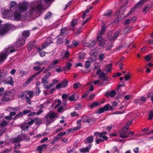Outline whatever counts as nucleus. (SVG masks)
Wrapping results in <instances>:
<instances>
[{
	"mask_svg": "<svg viewBox=\"0 0 153 153\" xmlns=\"http://www.w3.org/2000/svg\"><path fill=\"white\" fill-rule=\"evenodd\" d=\"M123 17H124L121 16L120 15L118 16L117 17L115 18L114 21L117 22H119L120 21Z\"/></svg>",
	"mask_w": 153,
	"mask_h": 153,
	"instance_id": "obj_32",
	"label": "nucleus"
},
{
	"mask_svg": "<svg viewBox=\"0 0 153 153\" xmlns=\"http://www.w3.org/2000/svg\"><path fill=\"white\" fill-rule=\"evenodd\" d=\"M7 128H3L0 130V134H2L5 132L6 131Z\"/></svg>",
	"mask_w": 153,
	"mask_h": 153,
	"instance_id": "obj_54",
	"label": "nucleus"
},
{
	"mask_svg": "<svg viewBox=\"0 0 153 153\" xmlns=\"http://www.w3.org/2000/svg\"><path fill=\"white\" fill-rule=\"evenodd\" d=\"M7 56L4 52H1L0 53V65L6 59Z\"/></svg>",
	"mask_w": 153,
	"mask_h": 153,
	"instance_id": "obj_10",
	"label": "nucleus"
},
{
	"mask_svg": "<svg viewBox=\"0 0 153 153\" xmlns=\"http://www.w3.org/2000/svg\"><path fill=\"white\" fill-rule=\"evenodd\" d=\"M11 27L10 24H0V35L3 36L7 34Z\"/></svg>",
	"mask_w": 153,
	"mask_h": 153,
	"instance_id": "obj_2",
	"label": "nucleus"
},
{
	"mask_svg": "<svg viewBox=\"0 0 153 153\" xmlns=\"http://www.w3.org/2000/svg\"><path fill=\"white\" fill-rule=\"evenodd\" d=\"M91 146H88L84 148H82L80 149V152L82 153H85L86 152H89V150L91 149Z\"/></svg>",
	"mask_w": 153,
	"mask_h": 153,
	"instance_id": "obj_20",
	"label": "nucleus"
},
{
	"mask_svg": "<svg viewBox=\"0 0 153 153\" xmlns=\"http://www.w3.org/2000/svg\"><path fill=\"white\" fill-rule=\"evenodd\" d=\"M86 140H85L84 143L86 144H87L88 143V146H91V147L92 146V143L94 141V138L92 136H90L87 137L86 138Z\"/></svg>",
	"mask_w": 153,
	"mask_h": 153,
	"instance_id": "obj_5",
	"label": "nucleus"
},
{
	"mask_svg": "<svg viewBox=\"0 0 153 153\" xmlns=\"http://www.w3.org/2000/svg\"><path fill=\"white\" fill-rule=\"evenodd\" d=\"M52 15V13L51 12H48L45 15L44 19L45 20H47L49 19L50 18Z\"/></svg>",
	"mask_w": 153,
	"mask_h": 153,
	"instance_id": "obj_33",
	"label": "nucleus"
},
{
	"mask_svg": "<svg viewBox=\"0 0 153 153\" xmlns=\"http://www.w3.org/2000/svg\"><path fill=\"white\" fill-rule=\"evenodd\" d=\"M9 108L10 110H11L13 111H18L20 109V108L19 107H9Z\"/></svg>",
	"mask_w": 153,
	"mask_h": 153,
	"instance_id": "obj_45",
	"label": "nucleus"
},
{
	"mask_svg": "<svg viewBox=\"0 0 153 153\" xmlns=\"http://www.w3.org/2000/svg\"><path fill=\"white\" fill-rule=\"evenodd\" d=\"M38 75L36 73L33 75H32L28 79L31 81H32L33 80V78L35 77H36Z\"/></svg>",
	"mask_w": 153,
	"mask_h": 153,
	"instance_id": "obj_58",
	"label": "nucleus"
},
{
	"mask_svg": "<svg viewBox=\"0 0 153 153\" xmlns=\"http://www.w3.org/2000/svg\"><path fill=\"white\" fill-rule=\"evenodd\" d=\"M58 61L59 60H55L51 62L48 66V69H51L53 68L55 65L58 64Z\"/></svg>",
	"mask_w": 153,
	"mask_h": 153,
	"instance_id": "obj_19",
	"label": "nucleus"
},
{
	"mask_svg": "<svg viewBox=\"0 0 153 153\" xmlns=\"http://www.w3.org/2000/svg\"><path fill=\"white\" fill-rule=\"evenodd\" d=\"M103 39L102 37L101 36H99V35H97V40L99 42Z\"/></svg>",
	"mask_w": 153,
	"mask_h": 153,
	"instance_id": "obj_62",
	"label": "nucleus"
},
{
	"mask_svg": "<svg viewBox=\"0 0 153 153\" xmlns=\"http://www.w3.org/2000/svg\"><path fill=\"white\" fill-rule=\"evenodd\" d=\"M81 120L83 122H88L90 125H91L94 123V121L92 119L89 118L87 116L83 117L81 119Z\"/></svg>",
	"mask_w": 153,
	"mask_h": 153,
	"instance_id": "obj_7",
	"label": "nucleus"
},
{
	"mask_svg": "<svg viewBox=\"0 0 153 153\" xmlns=\"http://www.w3.org/2000/svg\"><path fill=\"white\" fill-rule=\"evenodd\" d=\"M96 42L95 41L92 40H90L89 42L86 43V46L88 47H92L95 44Z\"/></svg>",
	"mask_w": 153,
	"mask_h": 153,
	"instance_id": "obj_17",
	"label": "nucleus"
},
{
	"mask_svg": "<svg viewBox=\"0 0 153 153\" xmlns=\"http://www.w3.org/2000/svg\"><path fill=\"white\" fill-rule=\"evenodd\" d=\"M85 53L84 52H81L79 53V59H83L85 58Z\"/></svg>",
	"mask_w": 153,
	"mask_h": 153,
	"instance_id": "obj_30",
	"label": "nucleus"
},
{
	"mask_svg": "<svg viewBox=\"0 0 153 153\" xmlns=\"http://www.w3.org/2000/svg\"><path fill=\"white\" fill-rule=\"evenodd\" d=\"M20 145L19 143L18 144H16L15 145V146L14 147V149L16 150V149H19L20 148Z\"/></svg>",
	"mask_w": 153,
	"mask_h": 153,
	"instance_id": "obj_56",
	"label": "nucleus"
},
{
	"mask_svg": "<svg viewBox=\"0 0 153 153\" xmlns=\"http://www.w3.org/2000/svg\"><path fill=\"white\" fill-rule=\"evenodd\" d=\"M48 115L50 119H52L57 116V114L54 112H49L48 113Z\"/></svg>",
	"mask_w": 153,
	"mask_h": 153,
	"instance_id": "obj_22",
	"label": "nucleus"
},
{
	"mask_svg": "<svg viewBox=\"0 0 153 153\" xmlns=\"http://www.w3.org/2000/svg\"><path fill=\"white\" fill-rule=\"evenodd\" d=\"M153 118V110L150 111L149 115V119L152 120Z\"/></svg>",
	"mask_w": 153,
	"mask_h": 153,
	"instance_id": "obj_41",
	"label": "nucleus"
},
{
	"mask_svg": "<svg viewBox=\"0 0 153 153\" xmlns=\"http://www.w3.org/2000/svg\"><path fill=\"white\" fill-rule=\"evenodd\" d=\"M68 100L70 101H73L74 99V96L73 95H72L70 97H68Z\"/></svg>",
	"mask_w": 153,
	"mask_h": 153,
	"instance_id": "obj_57",
	"label": "nucleus"
},
{
	"mask_svg": "<svg viewBox=\"0 0 153 153\" xmlns=\"http://www.w3.org/2000/svg\"><path fill=\"white\" fill-rule=\"evenodd\" d=\"M16 51V50L14 48L11 47H8L7 48H6L5 49L4 52L7 56L10 53H13Z\"/></svg>",
	"mask_w": 153,
	"mask_h": 153,
	"instance_id": "obj_6",
	"label": "nucleus"
},
{
	"mask_svg": "<svg viewBox=\"0 0 153 153\" xmlns=\"http://www.w3.org/2000/svg\"><path fill=\"white\" fill-rule=\"evenodd\" d=\"M99 105V103L96 101L94 102L93 103L90 104L89 105L91 108H93L98 106Z\"/></svg>",
	"mask_w": 153,
	"mask_h": 153,
	"instance_id": "obj_23",
	"label": "nucleus"
},
{
	"mask_svg": "<svg viewBox=\"0 0 153 153\" xmlns=\"http://www.w3.org/2000/svg\"><path fill=\"white\" fill-rule=\"evenodd\" d=\"M7 123L4 120L2 121V122L0 124V126L2 127H4L6 126L7 125Z\"/></svg>",
	"mask_w": 153,
	"mask_h": 153,
	"instance_id": "obj_48",
	"label": "nucleus"
},
{
	"mask_svg": "<svg viewBox=\"0 0 153 153\" xmlns=\"http://www.w3.org/2000/svg\"><path fill=\"white\" fill-rule=\"evenodd\" d=\"M35 120H36L35 122V123L36 125H38L41 123L42 121L38 117H36L35 118Z\"/></svg>",
	"mask_w": 153,
	"mask_h": 153,
	"instance_id": "obj_34",
	"label": "nucleus"
},
{
	"mask_svg": "<svg viewBox=\"0 0 153 153\" xmlns=\"http://www.w3.org/2000/svg\"><path fill=\"white\" fill-rule=\"evenodd\" d=\"M63 42V38H59L57 40L56 43L58 45L62 44Z\"/></svg>",
	"mask_w": 153,
	"mask_h": 153,
	"instance_id": "obj_43",
	"label": "nucleus"
},
{
	"mask_svg": "<svg viewBox=\"0 0 153 153\" xmlns=\"http://www.w3.org/2000/svg\"><path fill=\"white\" fill-rule=\"evenodd\" d=\"M105 54L104 53H101L99 56L98 59L100 61H102L105 58Z\"/></svg>",
	"mask_w": 153,
	"mask_h": 153,
	"instance_id": "obj_28",
	"label": "nucleus"
},
{
	"mask_svg": "<svg viewBox=\"0 0 153 153\" xmlns=\"http://www.w3.org/2000/svg\"><path fill=\"white\" fill-rule=\"evenodd\" d=\"M7 73V72L6 70L2 71L0 70V76L2 79L5 78Z\"/></svg>",
	"mask_w": 153,
	"mask_h": 153,
	"instance_id": "obj_21",
	"label": "nucleus"
},
{
	"mask_svg": "<svg viewBox=\"0 0 153 153\" xmlns=\"http://www.w3.org/2000/svg\"><path fill=\"white\" fill-rule=\"evenodd\" d=\"M5 96H7V97H12L14 95V93L13 90H10L9 91H5L4 92Z\"/></svg>",
	"mask_w": 153,
	"mask_h": 153,
	"instance_id": "obj_15",
	"label": "nucleus"
},
{
	"mask_svg": "<svg viewBox=\"0 0 153 153\" xmlns=\"http://www.w3.org/2000/svg\"><path fill=\"white\" fill-rule=\"evenodd\" d=\"M26 40L25 38L23 37H20L17 40L15 46L16 47L18 48L22 47L25 44V42Z\"/></svg>",
	"mask_w": 153,
	"mask_h": 153,
	"instance_id": "obj_4",
	"label": "nucleus"
},
{
	"mask_svg": "<svg viewBox=\"0 0 153 153\" xmlns=\"http://www.w3.org/2000/svg\"><path fill=\"white\" fill-rule=\"evenodd\" d=\"M148 0H141L135 5V7L138 8L143 3Z\"/></svg>",
	"mask_w": 153,
	"mask_h": 153,
	"instance_id": "obj_24",
	"label": "nucleus"
},
{
	"mask_svg": "<svg viewBox=\"0 0 153 153\" xmlns=\"http://www.w3.org/2000/svg\"><path fill=\"white\" fill-rule=\"evenodd\" d=\"M48 146V144H44L38 146L37 150L38 151L39 153H42V149H46Z\"/></svg>",
	"mask_w": 153,
	"mask_h": 153,
	"instance_id": "obj_9",
	"label": "nucleus"
},
{
	"mask_svg": "<svg viewBox=\"0 0 153 153\" xmlns=\"http://www.w3.org/2000/svg\"><path fill=\"white\" fill-rule=\"evenodd\" d=\"M21 12L18 11H15L13 13V16L15 20H20L22 18V15Z\"/></svg>",
	"mask_w": 153,
	"mask_h": 153,
	"instance_id": "obj_11",
	"label": "nucleus"
},
{
	"mask_svg": "<svg viewBox=\"0 0 153 153\" xmlns=\"http://www.w3.org/2000/svg\"><path fill=\"white\" fill-rule=\"evenodd\" d=\"M89 93V92L88 91H87L85 93H83L82 97V98H83L86 97Z\"/></svg>",
	"mask_w": 153,
	"mask_h": 153,
	"instance_id": "obj_55",
	"label": "nucleus"
},
{
	"mask_svg": "<svg viewBox=\"0 0 153 153\" xmlns=\"http://www.w3.org/2000/svg\"><path fill=\"white\" fill-rule=\"evenodd\" d=\"M106 28V27L105 26V25H103L101 31L100 33V35H102L104 34Z\"/></svg>",
	"mask_w": 153,
	"mask_h": 153,
	"instance_id": "obj_27",
	"label": "nucleus"
},
{
	"mask_svg": "<svg viewBox=\"0 0 153 153\" xmlns=\"http://www.w3.org/2000/svg\"><path fill=\"white\" fill-rule=\"evenodd\" d=\"M29 6V4L24 2L20 3L18 5V9L21 13H22L26 11Z\"/></svg>",
	"mask_w": 153,
	"mask_h": 153,
	"instance_id": "obj_3",
	"label": "nucleus"
},
{
	"mask_svg": "<svg viewBox=\"0 0 153 153\" xmlns=\"http://www.w3.org/2000/svg\"><path fill=\"white\" fill-rule=\"evenodd\" d=\"M124 79L126 80H128L130 78V74L129 72H128L124 76Z\"/></svg>",
	"mask_w": 153,
	"mask_h": 153,
	"instance_id": "obj_44",
	"label": "nucleus"
},
{
	"mask_svg": "<svg viewBox=\"0 0 153 153\" xmlns=\"http://www.w3.org/2000/svg\"><path fill=\"white\" fill-rule=\"evenodd\" d=\"M7 81H4L5 83L10 85H13L14 83V81L13 80V78L12 76H9L7 78Z\"/></svg>",
	"mask_w": 153,
	"mask_h": 153,
	"instance_id": "obj_14",
	"label": "nucleus"
},
{
	"mask_svg": "<svg viewBox=\"0 0 153 153\" xmlns=\"http://www.w3.org/2000/svg\"><path fill=\"white\" fill-rule=\"evenodd\" d=\"M119 31H117L115 33L113 37L111 38V40H114L118 37L119 34Z\"/></svg>",
	"mask_w": 153,
	"mask_h": 153,
	"instance_id": "obj_31",
	"label": "nucleus"
},
{
	"mask_svg": "<svg viewBox=\"0 0 153 153\" xmlns=\"http://www.w3.org/2000/svg\"><path fill=\"white\" fill-rule=\"evenodd\" d=\"M30 32L29 30H24L22 32V35L23 38H25L26 39L28 37L30 34Z\"/></svg>",
	"mask_w": 153,
	"mask_h": 153,
	"instance_id": "obj_13",
	"label": "nucleus"
},
{
	"mask_svg": "<svg viewBox=\"0 0 153 153\" xmlns=\"http://www.w3.org/2000/svg\"><path fill=\"white\" fill-rule=\"evenodd\" d=\"M125 128H123L120 131L119 136L120 138H126L128 137L127 131L124 130Z\"/></svg>",
	"mask_w": 153,
	"mask_h": 153,
	"instance_id": "obj_8",
	"label": "nucleus"
},
{
	"mask_svg": "<svg viewBox=\"0 0 153 153\" xmlns=\"http://www.w3.org/2000/svg\"><path fill=\"white\" fill-rule=\"evenodd\" d=\"M105 111L104 107H101L98 109L97 112L99 114H100L104 112Z\"/></svg>",
	"mask_w": 153,
	"mask_h": 153,
	"instance_id": "obj_50",
	"label": "nucleus"
},
{
	"mask_svg": "<svg viewBox=\"0 0 153 153\" xmlns=\"http://www.w3.org/2000/svg\"><path fill=\"white\" fill-rule=\"evenodd\" d=\"M81 86V85L79 82H77L73 85V87L75 89H77L79 87H80Z\"/></svg>",
	"mask_w": 153,
	"mask_h": 153,
	"instance_id": "obj_40",
	"label": "nucleus"
},
{
	"mask_svg": "<svg viewBox=\"0 0 153 153\" xmlns=\"http://www.w3.org/2000/svg\"><path fill=\"white\" fill-rule=\"evenodd\" d=\"M110 95L111 97L113 98L116 95V92L114 90H112L110 92Z\"/></svg>",
	"mask_w": 153,
	"mask_h": 153,
	"instance_id": "obj_47",
	"label": "nucleus"
},
{
	"mask_svg": "<svg viewBox=\"0 0 153 153\" xmlns=\"http://www.w3.org/2000/svg\"><path fill=\"white\" fill-rule=\"evenodd\" d=\"M72 44H73V46L75 47H76L79 44V43L78 41H76L75 40H74L73 41Z\"/></svg>",
	"mask_w": 153,
	"mask_h": 153,
	"instance_id": "obj_53",
	"label": "nucleus"
},
{
	"mask_svg": "<svg viewBox=\"0 0 153 153\" xmlns=\"http://www.w3.org/2000/svg\"><path fill=\"white\" fill-rule=\"evenodd\" d=\"M81 128V125H80L76 127H75L73 128V130L74 131H76Z\"/></svg>",
	"mask_w": 153,
	"mask_h": 153,
	"instance_id": "obj_63",
	"label": "nucleus"
},
{
	"mask_svg": "<svg viewBox=\"0 0 153 153\" xmlns=\"http://www.w3.org/2000/svg\"><path fill=\"white\" fill-rule=\"evenodd\" d=\"M152 6L151 4H148L146 5L145 8L143 9V12L145 14L151 8Z\"/></svg>",
	"mask_w": 153,
	"mask_h": 153,
	"instance_id": "obj_25",
	"label": "nucleus"
},
{
	"mask_svg": "<svg viewBox=\"0 0 153 153\" xmlns=\"http://www.w3.org/2000/svg\"><path fill=\"white\" fill-rule=\"evenodd\" d=\"M26 93L30 97L32 98L33 97V91H26Z\"/></svg>",
	"mask_w": 153,
	"mask_h": 153,
	"instance_id": "obj_49",
	"label": "nucleus"
},
{
	"mask_svg": "<svg viewBox=\"0 0 153 153\" xmlns=\"http://www.w3.org/2000/svg\"><path fill=\"white\" fill-rule=\"evenodd\" d=\"M103 107L105 111H112L113 110V107L108 103L105 105Z\"/></svg>",
	"mask_w": 153,
	"mask_h": 153,
	"instance_id": "obj_16",
	"label": "nucleus"
},
{
	"mask_svg": "<svg viewBox=\"0 0 153 153\" xmlns=\"http://www.w3.org/2000/svg\"><path fill=\"white\" fill-rule=\"evenodd\" d=\"M72 65V63L69 62H68L66 63L67 68L68 69H70Z\"/></svg>",
	"mask_w": 153,
	"mask_h": 153,
	"instance_id": "obj_52",
	"label": "nucleus"
},
{
	"mask_svg": "<svg viewBox=\"0 0 153 153\" xmlns=\"http://www.w3.org/2000/svg\"><path fill=\"white\" fill-rule=\"evenodd\" d=\"M153 58V57L152 56L151 54H149L148 55L146 56H145V59L146 61H149L150 60Z\"/></svg>",
	"mask_w": 153,
	"mask_h": 153,
	"instance_id": "obj_39",
	"label": "nucleus"
},
{
	"mask_svg": "<svg viewBox=\"0 0 153 153\" xmlns=\"http://www.w3.org/2000/svg\"><path fill=\"white\" fill-rule=\"evenodd\" d=\"M89 11V9H87L84 12L83 14L82 15V18L83 19H84L85 17V16H86L87 13H88Z\"/></svg>",
	"mask_w": 153,
	"mask_h": 153,
	"instance_id": "obj_46",
	"label": "nucleus"
},
{
	"mask_svg": "<svg viewBox=\"0 0 153 153\" xmlns=\"http://www.w3.org/2000/svg\"><path fill=\"white\" fill-rule=\"evenodd\" d=\"M105 40L103 39L102 40L99 42V45L100 46L102 47L104 45L105 43Z\"/></svg>",
	"mask_w": 153,
	"mask_h": 153,
	"instance_id": "obj_38",
	"label": "nucleus"
},
{
	"mask_svg": "<svg viewBox=\"0 0 153 153\" xmlns=\"http://www.w3.org/2000/svg\"><path fill=\"white\" fill-rule=\"evenodd\" d=\"M68 152V153H76V152L74 149H73L72 150L70 149V150H67Z\"/></svg>",
	"mask_w": 153,
	"mask_h": 153,
	"instance_id": "obj_61",
	"label": "nucleus"
},
{
	"mask_svg": "<svg viewBox=\"0 0 153 153\" xmlns=\"http://www.w3.org/2000/svg\"><path fill=\"white\" fill-rule=\"evenodd\" d=\"M77 23V19H74L72 20L71 25V26L72 27H74Z\"/></svg>",
	"mask_w": 153,
	"mask_h": 153,
	"instance_id": "obj_37",
	"label": "nucleus"
},
{
	"mask_svg": "<svg viewBox=\"0 0 153 153\" xmlns=\"http://www.w3.org/2000/svg\"><path fill=\"white\" fill-rule=\"evenodd\" d=\"M54 0H38L35 5L28 12L30 16L35 14L42 13L44 10L43 7L51 4Z\"/></svg>",
	"mask_w": 153,
	"mask_h": 153,
	"instance_id": "obj_1",
	"label": "nucleus"
},
{
	"mask_svg": "<svg viewBox=\"0 0 153 153\" xmlns=\"http://www.w3.org/2000/svg\"><path fill=\"white\" fill-rule=\"evenodd\" d=\"M16 3L14 1H11L10 4V10L11 11H13V10L16 8Z\"/></svg>",
	"mask_w": 153,
	"mask_h": 153,
	"instance_id": "obj_18",
	"label": "nucleus"
},
{
	"mask_svg": "<svg viewBox=\"0 0 153 153\" xmlns=\"http://www.w3.org/2000/svg\"><path fill=\"white\" fill-rule=\"evenodd\" d=\"M85 66L86 68H88L90 65V61L89 60L87 61L85 64Z\"/></svg>",
	"mask_w": 153,
	"mask_h": 153,
	"instance_id": "obj_51",
	"label": "nucleus"
},
{
	"mask_svg": "<svg viewBox=\"0 0 153 153\" xmlns=\"http://www.w3.org/2000/svg\"><path fill=\"white\" fill-rule=\"evenodd\" d=\"M122 75V74L121 73H119V72H117L115 74H114L113 75V77H118Z\"/></svg>",
	"mask_w": 153,
	"mask_h": 153,
	"instance_id": "obj_59",
	"label": "nucleus"
},
{
	"mask_svg": "<svg viewBox=\"0 0 153 153\" xmlns=\"http://www.w3.org/2000/svg\"><path fill=\"white\" fill-rule=\"evenodd\" d=\"M104 141V140L102 139H97L96 140V144H99L100 143Z\"/></svg>",
	"mask_w": 153,
	"mask_h": 153,
	"instance_id": "obj_60",
	"label": "nucleus"
},
{
	"mask_svg": "<svg viewBox=\"0 0 153 153\" xmlns=\"http://www.w3.org/2000/svg\"><path fill=\"white\" fill-rule=\"evenodd\" d=\"M99 78L103 81H105L108 79V77L105 73L102 72L99 75Z\"/></svg>",
	"mask_w": 153,
	"mask_h": 153,
	"instance_id": "obj_12",
	"label": "nucleus"
},
{
	"mask_svg": "<svg viewBox=\"0 0 153 153\" xmlns=\"http://www.w3.org/2000/svg\"><path fill=\"white\" fill-rule=\"evenodd\" d=\"M12 151V149H6L3 151V153H8L9 152H10Z\"/></svg>",
	"mask_w": 153,
	"mask_h": 153,
	"instance_id": "obj_64",
	"label": "nucleus"
},
{
	"mask_svg": "<svg viewBox=\"0 0 153 153\" xmlns=\"http://www.w3.org/2000/svg\"><path fill=\"white\" fill-rule=\"evenodd\" d=\"M112 12V11L111 10H108L104 13V15L105 16H107L109 17L111 16Z\"/></svg>",
	"mask_w": 153,
	"mask_h": 153,
	"instance_id": "obj_29",
	"label": "nucleus"
},
{
	"mask_svg": "<svg viewBox=\"0 0 153 153\" xmlns=\"http://www.w3.org/2000/svg\"><path fill=\"white\" fill-rule=\"evenodd\" d=\"M10 99V98L7 96H5L4 94V96L1 99V101L3 102H7L9 101Z\"/></svg>",
	"mask_w": 153,
	"mask_h": 153,
	"instance_id": "obj_26",
	"label": "nucleus"
},
{
	"mask_svg": "<svg viewBox=\"0 0 153 153\" xmlns=\"http://www.w3.org/2000/svg\"><path fill=\"white\" fill-rule=\"evenodd\" d=\"M131 30V28L130 27L127 26L125 27L124 30V32L125 33H127L129 32Z\"/></svg>",
	"mask_w": 153,
	"mask_h": 153,
	"instance_id": "obj_35",
	"label": "nucleus"
},
{
	"mask_svg": "<svg viewBox=\"0 0 153 153\" xmlns=\"http://www.w3.org/2000/svg\"><path fill=\"white\" fill-rule=\"evenodd\" d=\"M41 92L39 87L36 88V90L35 91L34 94L36 95H38Z\"/></svg>",
	"mask_w": 153,
	"mask_h": 153,
	"instance_id": "obj_42",
	"label": "nucleus"
},
{
	"mask_svg": "<svg viewBox=\"0 0 153 153\" xmlns=\"http://www.w3.org/2000/svg\"><path fill=\"white\" fill-rule=\"evenodd\" d=\"M61 83L62 84V87L63 88H65L68 85V82L65 80H63Z\"/></svg>",
	"mask_w": 153,
	"mask_h": 153,
	"instance_id": "obj_36",
	"label": "nucleus"
}]
</instances>
